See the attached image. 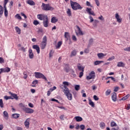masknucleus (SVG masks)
Listing matches in <instances>:
<instances>
[{"mask_svg":"<svg viewBox=\"0 0 130 130\" xmlns=\"http://www.w3.org/2000/svg\"><path fill=\"white\" fill-rule=\"evenodd\" d=\"M70 5L71 8H72L74 11H77V10H82L83 7H81V5L77 2H74L72 1H70Z\"/></svg>","mask_w":130,"mask_h":130,"instance_id":"1","label":"nucleus"},{"mask_svg":"<svg viewBox=\"0 0 130 130\" xmlns=\"http://www.w3.org/2000/svg\"><path fill=\"white\" fill-rule=\"evenodd\" d=\"M41 7L43 11H53V10H54V8L50 6L49 4H45L42 3Z\"/></svg>","mask_w":130,"mask_h":130,"instance_id":"2","label":"nucleus"},{"mask_svg":"<svg viewBox=\"0 0 130 130\" xmlns=\"http://www.w3.org/2000/svg\"><path fill=\"white\" fill-rule=\"evenodd\" d=\"M35 75L37 79H43L45 81H47V78H46L44 75H43L42 73L40 72H35Z\"/></svg>","mask_w":130,"mask_h":130,"instance_id":"3","label":"nucleus"},{"mask_svg":"<svg viewBox=\"0 0 130 130\" xmlns=\"http://www.w3.org/2000/svg\"><path fill=\"white\" fill-rule=\"evenodd\" d=\"M47 41V38L46 36H44L43 39V41L41 44V49H44L46 47V42Z\"/></svg>","mask_w":130,"mask_h":130,"instance_id":"4","label":"nucleus"},{"mask_svg":"<svg viewBox=\"0 0 130 130\" xmlns=\"http://www.w3.org/2000/svg\"><path fill=\"white\" fill-rule=\"evenodd\" d=\"M9 2V0H4V7L5 9L4 14L5 17H8L9 13L8 12V10L7 9V4Z\"/></svg>","mask_w":130,"mask_h":130,"instance_id":"5","label":"nucleus"},{"mask_svg":"<svg viewBox=\"0 0 130 130\" xmlns=\"http://www.w3.org/2000/svg\"><path fill=\"white\" fill-rule=\"evenodd\" d=\"M64 94L67 96L68 100H72L73 99V97L72 96V93L70 92V90L69 89H66V91L64 92Z\"/></svg>","mask_w":130,"mask_h":130,"instance_id":"6","label":"nucleus"},{"mask_svg":"<svg viewBox=\"0 0 130 130\" xmlns=\"http://www.w3.org/2000/svg\"><path fill=\"white\" fill-rule=\"evenodd\" d=\"M37 18L39 19V20H40L41 21H44L46 19H47L48 17L47 15L45 14H38L37 15Z\"/></svg>","mask_w":130,"mask_h":130,"instance_id":"7","label":"nucleus"},{"mask_svg":"<svg viewBox=\"0 0 130 130\" xmlns=\"http://www.w3.org/2000/svg\"><path fill=\"white\" fill-rule=\"evenodd\" d=\"M86 79L89 80L92 79H95V72L94 71H91L88 76L86 77Z\"/></svg>","mask_w":130,"mask_h":130,"instance_id":"8","label":"nucleus"},{"mask_svg":"<svg viewBox=\"0 0 130 130\" xmlns=\"http://www.w3.org/2000/svg\"><path fill=\"white\" fill-rule=\"evenodd\" d=\"M23 111H24L26 113H28L31 114L34 112V110L32 109H30L29 108H24L23 109Z\"/></svg>","mask_w":130,"mask_h":130,"instance_id":"9","label":"nucleus"},{"mask_svg":"<svg viewBox=\"0 0 130 130\" xmlns=\"http://www.w3.org/2000/svg\"><path fill=\"white\" fill-rule=\"evenodd\" d=\"M9 95H11L10 97L12 100L15 99V100H18V99H19V98L18 97L17 94L13 93L11 91L9 92Z\"/></svg>","mask_w":130,"mask_h":130,"instance_id":"10","label":"nucleus"},{"mask_svg":"<svg viewBox=\"0 0 130 130\" xmlns=\"http://www.w3.org/2000/svg\"><path fill=\"white\" fill-rule=\"evenodd\" d=\"M77 29H78V32H76L77 36L78 35H80V36H82L84 35V34H83V31L81 30V28L78 25L76 26Z\"/></svg>","mask_w":130,"mask_h":130,"instance_id":"11","label":"nucleus"},{"mask_svg":"<svg viewBox=\"0 0 130 130\" xmlns=\"http://www.w3.org/2000/svg\"><path fill=\"white\" fill-rule=\"evenodd\" d=\"M86 12H87V13H88L89 15H92V16H96V14L94 13L93 11H92L91 8H87L86 9Z\"/></svg>","mask_w":130,"mask_h":130,"instance_id":"12","label":"nucleus"},{"mask_svg":"<svg viewBox=\"0 0 130 130\" xmlns=\"http://www.w3.org/2000/svg\"><path fill=\"white\" fill-rule=\"evenodd\" d=\"M32 48L37 50V52L38 54L40 53V48L37 45H34L32 46Z\"/></svg>","mask_w":130,"mask_h":130,"instance_id":"13","label":"nucleus"},{"mask_svg":"<svg viewBox=\"0 0 130 130\" xmlns=\"http://www.w3.org/2000/svg\"><path fill=\"white\" fill-rule=\"evenodd\" d=\"M64 70L65 71L66 73H69L70 71H71V69H70V65L69 64H64Z\"/></svg>","mask_w":130,"mask_h":130,"instance_id":"14","label":"nucleus"},{"mask_svg":"<svg viewBox=\"0 0 130 130\" xmlns=\"http://www.w3.org/2000/svg\"><path fill=\"white\" fill-rule=\"evenodd\" d=\"M28 52H29L28 56L29 58L30 59L33 58V57H34V54L33 53V51L31 49H29Z\"/></svg>","mask_w":130,"mask_h":130,"instance_id":"15","label":"nucleus"},{"mask_svg":"<svg viewBox=\"0 0 130 130\" xmlns=\"http://www.w3.org/2000/svg\"><path fill=\"white\" fill-rule=\"evenodd\" d=\"M43 24L44 25V26L46 28H47V27H48V17H47V19L43 20Z\"/></svg>","mask_w":130,"mask_h":130,"instance_id":"16","label":"nucleus"},{"mask_svg":"<svg viewBox=\"0 0 130 130\" xmlns=\"http://www.w3.org/2000/svg\"><path fill=\"white\" fill-rule=\"evenodd\" d=\"M125 66V64L122 61L117 62V67H118V68H124Z\"/></svg>","mask_w":130,"mask_h":130,"instance_id":"17","label":"nucleus"},{"mask_svg":"<svg viewBox=\"0 0 130 130\" xmlns=\"http://www.w3.org/2000/svg\"><path fill=\"white\" fill-rule=\"evenodd\" d=\"M77 68L79 70V71H81L82 72H84L85 67H84L83 66L81 65V64L78 63L77 64Z\"/></svg>","mask_w":130,"mask_h":130,"instance_id":"18","label":"nucleus"},{"mask_svg":"<svg viewBox=\"0 0 130 130\" xmlns=\"http://www.w3.org/2000/svg\"><path fill=\"white\" fill-rule=\"evenodd\" d=\"M29 121H30V118H27L24 122V125L26 128H29V124H30Z\"/></svg>","mask_w":130,"mask_h":130,"instance_id":"19","label":"nucleus"},{"mask_svg":"<svg viewBox=\"0 0 130 130\" xmlns=\"http://www.w3.org/2000/svg\"><path fill=\"white\" fill-rule=\"evenodd\" d=\"M26 3L28 5H29V6H35L36 5L35 2L32 0H27Z\"/></svg>","mask_w":130,"mask_h":130,"instance_id":"20","label":"nucleus"},{"mask_svg":"<svg viewBox=\"0 0 130 130\" xmlns=\"http://www.w3.org/2000/svg\"><path fill=\"white\" fill-rule=\"evenodd\" d=\"M74 119H75L78 122H80V121H83V118L80 116H76L74 117Z\"/></svg>","mask_w":130,"mask_h":130,"instance_id":"21","label":"nucleus"},{"mask_svg":"<svg viewBox=\"0 0 130 130\" xmlns=\"http://www.w3.org/2000/svg\"><path fill=\"white\" fill-rule=\"evenodd\" d=\"M112 100L114 102L116 101V93L113 92L112 94Z\"/></svg>","mask_w":130,"mask_h":130,"instance_id":"22","label":"nucleus"},{"mask_svg":"<svg viewBox=\"0 0 130 130\" xmlns=\"http://www.w3.org/2000/svg\"><path fill=\"white\" fill-rule=\"evenodd\" d=\"M12 116L13 118H14L15 119H17V118H19V117H20V114L18 113H15V114H13L12 115Z\"/></svg>","mask_w":130,"mask_h":130,"instance_id":"23","label":"nucleus"},{"mask_svg":"<svg viewBox=\"0 0 130 130\" xmlns=\"http://www.w3.org/2000/svg\"><path fill=\"white\" fill-rule=\"evenodd\" d=\"M3 73H9L11 71V69L9 68H2Z\"/></svg>","mask_w":130,"mask_h":130,"instance_id":"24","label":"nucleus"},{"mask_svg":"<svg viewBox=\"0 0 130 130\" xmlns=\"http://www.w3.org/2000/svg\"><path fill=\"white\" fill-rule=\"evenodd\" d=\"M59 88H60V89H64V92H66V90L69 89L67 86L64 85L63 84H60Z\"/></svg>","mask_w":130,"mask_h":130,"instance_id":"25","label":"nucleus"},{"mask_svg":"<svg viewBox=\"0 0 130 130\" xmlns=\"http://www.w3.org/2000/svg\"><path fill=\"white\" fill-rule=\"evenodd\" d=\"M4 114V117L6 118V119H8L9 118V114L8 113V112L5 111L3 112Z\"/></svg>","mask_w":130,"mask_h":130,"instance_id":"26","label":"nucleus"},{"mask_svg":"<svg viewBox=\"0 0 130 130\" xmlns=\"http://www.w3.org/2000/svg\"><path fill=\"white\" fill-rule=\"evenodd\" d=\"M77 51L73 50L71 52V54L70 55V57H73V56H76L77 55Z\"/></svg>","mask_w":130,"mask_h":130,"instance_id":"27","label":"nucleus"},{"mask_svg":"<svg viewBox=\"0 0 130 130\" xmlns=\"http://www.w3.org/2000/svg\"><path fill=\"white\" fill-rule=\"evenodd\" d=\"M3 15H4V10H3V6L0 5V18L3 17Z\"/></svg>","mask_w":130,"mask_h":130,"instance_id":"28","label":"nucleus"},{"mask_svg":"<svg viewBox=\"0 0 130 130\" xmlns=\"http://www.w3.org/2000/svg\"><path fill=\"white\" fill-rule=\"evenodd\" d=\"M88 100L89 105H91V107H94L95 104H94V102L92 101V100H91V99H89Z\"/></svg>","mask_w":130,"mask_h":130,"instance_id":"29","label":"nucleus"},{"mask_svg":"<svg viewBox=\"0 0 130 130\" xmlns=\"http://www.w3.org/2000/svg\"><path fill=\"white\" fill-rule=\"evenodd\" d=\"M64 37L66 38L67 40H69V39L70 38V34L68 32H65Z\"/></svg>","mask_w":130,"mask_h":130,"instance_id":"30","label":"nucleus"},{"mask_svg":"<svg viewBox=\"0 0 130 130\" xmlns=\"http://www.w3.org/2000/svg\"><path fill=\"white\" fill-rule=\"evenodd\" d=\"M62 44V42L61 41H59L57 43V45L56 46V48L57 49H58V48H59V47H60V46H61V45Z\"/></svg>","mask_w":130,"mask_h":130,"instance_id":"31","label":"nucleus"},{"mask_svg":"<svg viewBox=\"0 0 130 130\" xmlns=\"http://www.w3.org/2000/svg\"><path fill=\"white\" fill-rule=\"evenodd\" d=\"M15 30L17 33H18L19 35L21 34V29H20L19 27L18 26L15 27Z\"/></svg>","mask_w":130,"mask_h":130,"instance_id":"32","label":"nucleus"},{"mask_svg":"<svg viewBox=\"0 0 130 130\" xmlns=\"http://www.w3.org/2000/svg\"><path fill=\"white\" fill-rule=\"evenodd\" d=\"M57 21H58L57 20V19H56V18L55 17H53L51 18V22L52 23H56V22H57Z\"/></svg>","mask_w":130,"mask_h":130,"instance_id":"33","label":"nucleus"},{"mask_svg":"<svg viewBox=\"0 0 130 130\" xmlns=\"http://www.w3.org/2000/svg\"><path fill=\"white\" fill-rule=\"evenodd\" d=\"M129 98V94H127L122 99H121V100H123V101H124V100H126V99H128Z\"/></svg>","mask_w":130,"mask_h":130,"instance_id":"34","label":"nucleus"},{"mask_svg":"<svg viewBox=\"0 0 130 130\" xmlns=\"http://www.w3.org/2000/svg\"><path fill=\"white\" fill-rule=\"evenodd\" d=\"M102 62H104L103 61H94V66H98V64H100V63H102Z\"/></svg>","mask_w":130,"mask_h":130,"instance_id":"35","label":"nucleus"},{"mask_svg":"<svg viewBox=\"0 0 130 130\" xmlns=\"http://www.w3.org/2000/svg\"><path fill=\"white\" fill-rule=\"evenodd\" d=\"M100 126L101 128H105V123L103 122H101L100 124Z\"/></svg>","mask_w":130,"mask_h":130,"instance_id":"36","label":"nucleus"},{"mask_svg":"<svg viewBox=\"0 0 130 130\" xmlns=\"http://www.w3.org/2000/svg\"><path fill=\"white\" fill-rule=\"evenodd\" d=\"M105 94H106V96H108V95H110V94H111V90L108 89L106 91Z\"/></svg>","mask_w":130,"mask_h":130,"instance_id":"37","label":"nucleus"},{"mask_svg":"<svg viewBox=\"0 0 130 130\" xmlns=\"http://www.w3.org/2000/svg\"><path fill=\"white\" fill-rule=\"evenodd\" d=\"M92 44H93V39H90L89 41L88 47H90Z\"/></svg>","mask_w":130,"mask_h":130,"instance_id":"38","label":"nucleus"},{"mask_svg":"<svg viewBox=\"0 0 130 130\" xmlns=\"http://www.w3.org/2000/svg\"><path fill=\"white\" fill-rule=\"evenodd\" d=\"M98 56L99 58H102V57H103V56H104V54H103L102 53H98Z\"/></svg>","mask_w":130,"mask_h":130,"instance_id":"39","label":"nucleus"},{"mask_svg":"<svg viewBox=\"0 0 130 130\" xmlns=\"http://www.w3.org/2000/svg\"><path fill=\"white\" fill-rule=\"evenodd\" d=\"M33 24L34 25H35V26H37V25H39L40 23L39 22V21H38V20H34L33 22Z\"/></svg>","mask_w":130,"mask_h":130,"instance_id":"40","label":"nucleus"},{"mask_svg":"<svg viewBox=\"0 0 130 130\" xmlns=\"http://www.w3.org/2000/svg\"><path fill=\"white\" fill-rule=\"evenodd\" d=\"M15 18H16L18 20H22V17H21V16H20V14H17L15 15Z\"/></svg>","mask_w":130,"mask_h":130,"instance_id":"41","label":"nucleus"},{"mask_svg":"<svg viewBox=\"0 0 130 130\" xmlns=\"http://www.w3.org/2000/svg\"><path fill=\"white\" fill-rule=\"evenodd\" d=\"M71 73L73 77H77V75H76V74H75V71H74V70H71Z\"/></svg>","mask_w":130,"mask_h":130,"instance_id":"42","label":"nucleus"},{"mask_svg":"<svg viewBox=\"0 0 130 130\" xmlns=\"http://www.w3.org/2000/svg\"><path fill=\"white\" fill-rule=\"evenodd\" d=\"M75 89L76 91H79L80 90V86L79 85H76L75 86Z\"/></svg>","mask_w":130,"mask_h":130,"instance_id":"43","label":"nucleus"},{"mask_svg":"<svg viewBox=\"0 0 130 130\" xmlns=\"http://www.w3.org/2000/svg\"><path fill=\"white\" fill-rule=\"evenodd\" d=\"M0 107H1V108L4 107V103L3 102L2 99H0Z\"/></svg>","mask_w":130,"mask_h":130,"instance_id":"44","label":"nucleus"},{"mask_svg":"<svg viewBox=\"0 0 130 130\" xmlns=\"http://www.w3.org/2000/svg\"><path fill=\"white\" fill-rule=\"evenodd\" d=\"M115 58V57L114 56H112L111 57L108 59V61H111V60H113Z\"/></svg>","mask_w":130,"mask_h":130,"instance_id":"45","label":"nucleus"},{"mask_svg":"<svg viewBox=\"0 0 130 130\" xmlns=\"http://www.w3.org/2000/svg\"><path fill=\"white\" fill-rule=\"evenodd\" d=\"M116 125H117V124H116L114 121L111 123V126L112 127H113V126H116Z\"/></svg>","mask_w":130,"mask_h":130,"instance_id":"46","label":"nucleus"},{"mask_svg":"<svg viewBox=\"0 0 130 130\" xmlns=\"http://www.w3.org/2000/svg\"><path fill=\"white\" fill-rule=\"evenodd\" d=\"M98 23H99V21H98L97 20H94L93 21V25H94V26H97V24H98Z\"/></svg>","mask_w":130,"mask_h":130,"instance_id":"47","label":"nucleus"},{"mask_svg":"<svg viewBox=\"0 0 130 130\" xmlns=\"http://www.w3.org/2000/svg\"><path fill=\"white\" fill-rule=\"evenodd\" d=\"M67 13L68 16H71V15H72V13L71 12V9H68Z\"/></svg>","mask_w":130,"mask_h":130,"instance_id":"48","label":"nucleus"},{"mask_svg":"<svg viewBox=\"0 0 130 130\" xmlns=\"http://www.w3.org/2000/svg\"><path fill=\"white\" fill-rule=\"evenodd\" d=\"M93 99L94 100H95V101H98V100H99V98H98L97 96V95H93Z\"/></svg>","mask_w":130,"mask_h":130,"instance_id":"49","label":"nucleus"},{"mask_svg":"<svg viewBox=\"0 0 130 130\" xmlns=\"http://www.w3.org/2000/svg\"><path fill=\"white\" fill-rule=\"evenodd\" d=\"M80 128H81V130L85 129V125L84 124H81L79 126Z\"/></svg>","mask_w":130,"mask_h":130,"instance_id":"50","label":"nucleus"},{"mask_svg":"<svg viewBox=\"0 0 130 130\" xmlns=\"http://www.w3.org/2000/svg\"><path fill=\"white\" fill-rule=\"evenodd\" d=\"M5 62V59L4 58L0 57V63H4Z\"/></svg>","mask_w":130,"mask_h":130,"instance_id":"51","label":"nucleus"},{"mask_svg":"<svg viewBox=\"0 0 130 130\" xmlns=\"http://www.w3.org/2000/svg\"><path fill=\"white\" fill-rule=\"evenodd\" d=\"M94 2H95V4L98 7H99L100 6V3L99 2V1L98 0H94Z\"/></svg>","mask_w":130,"mask_h":130,"instance_id":"52","label":"nucleus"},{"mask_svg":"<svg viewBox=\"0 0 130 130\" xmlns=\"http://www.w3.org/2000/svg\"><path fill=\"white\" fill-rule=\"evenodd\" d=\"M11 98H11V96H8L6 95V96H4V99H5L6 100H9V99H11Z\"/></svg>","mask_w":130,"mask_h":130,"instance_id":"53","label":"nucleus"},{"mask_svg":"<svg viewBox=\"0 0 130 130\" xmlns=\"http://www.w3.org/2000/svg\"><path fill=\"white\" fill-rule=\"evenodd\" d=\"M32 85H37V84H38V80H36L32 82Z\"/></svg>","mask_w":130,"mask_h":130,"instance_id":"54","label":"nucleus"},{"mask_svg":"<svg viewBox=\"0 0 130 130\" xmlns=\"http://www.w3.org/2000/svg\"><path fill=\"white\" fill-rule=\"evenodd\" d=\"M84 75V72L82 71L79 73V78H82Z\"/></svg>","mask_w":130,"mask_h":130,"instance_id":"55","label":"nucleus"},{"mask_svg":"<svg viewBox=\"0 0 130 130\" xmlns=\"http://www.w3.org/2000/svg\"><path fill=\"white\" fill-rule=\"evenodd\" d=\"M27 77H28V75H27V73H23V78L27 79Z\"/></svg>","mask_w":130,"mask_h":130,"instance_id":"56","label":"nucleus"},{"mask_svg":"<svg viewBox=\"0 0 130 130\" xmlns=\"http://www.w3.org/2000/svg\"><path fill=\"white\" fill-rule=\"evenodd\" d=\"M63 85H64V86H69V82L67 81H64L63 82Z\"/></svg>","mask_w":130,"mask_h":130,"instance_id":"57","label":"nucleus"},{"mask_svg":"<svg viewBox=\"0 0 130 130\" xmlns=\"http://www.w3.org/2000/svg\"><path fill=\"white\" fill-rule=\"evenodd\" d=\"M53 55V51H52V50H51L49 53V57H52Z\"/></svg>","mask_w":130,"mask_h":130,"instance_id":"58","label":"nucleus"},{"mask_svg":"<svg viewBox=\"0 0 130 130\" xmlns=\"http://www.w3.org/2000/svg\"><path fill=\"white\" fill-rule=\"evenodd\" d=\"M99 20H101V21H104V18L103 17V16L102 15L99 17Z\"/></svg>","mask_w":130,"mask_h":130,"instance_id":"59","label":"nucleus"},{"mask_svg":"<svg viewBox=\"0 0 130 130\" xmlns=\"http://www.w3.org/2000/svg\"><path fill=\"white\" fill-rule=\"evenodd\" d=\"M89 19L90 20V23H92V22H94V19L93 18V17L91 16H89Z\"/></svg>","mask_w":130,"mask_h":130,"instance_id":"60","label":"nucleus"},{"mask_svg":"<svg viewBox=\"0 0 130 130\" xmlns=\"http://www.w3.org/2000/svg\"><path fill=\"white\" fill-rule=\"evenodd\" d=\"M125 51H130V47L124 49Z\"/></svg>","mask_w":130,"mask_h":130,"instance_id":"61","label":"nucleus"},{"mask_svg":"<svg viewBox=\"0 0 130 130\" xmlns=\"http://www.w3.org/2000/svg\"><path fill=\"white\" fill-rule=\"evenodd\" d=\"M72 40L74 41H77V38L75 37V36H72Z\"/></svg>","mask_w":130,"mask_h":130,"instance_id":"62","label":"nucleus"},{"mask_svg":"<svg viewBox=\"0 0 130 130\" xmlns=\"http://www.w3.org/2000/svg\"><path fill=\"white\" fill-rule=\"evenodd\" d=\"M115 18H116V20H117V19H119V15H118V13L116 14Z\"/></svg>","mask_w":130,"mask_h":130,"instance_id":"63","label":"nucleus"},{"mask_svg":"<svg viewBox=\"0 0 130 130\" xmlns=\"http://www.w3.org/2000/svg\"><path fill=\"white\" fill-rule=\"evenodd\" d=\"M84 53H89V49H85L84 50Z\"/></svg>","mask_w":130,"mask_h":130,"instance_id":"64","label":"nucleus"}]
</instances>
